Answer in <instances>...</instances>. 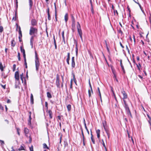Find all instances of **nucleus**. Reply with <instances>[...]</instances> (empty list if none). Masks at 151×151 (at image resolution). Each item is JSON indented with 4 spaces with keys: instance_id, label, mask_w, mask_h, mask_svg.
<instances>
[{
    "instance_id": "c03bdc74",
    "label": "nucleus",
    "mask_w": 151,
    "mask_h": 151,
    "mask_svg": "<svg viewBox=\"0 0 151 151\" xmlns=\"http://www.w3.org/2000/svg\"><path fill=\"white\" fill-rule=\"evenodd\" d=\"M102 142H103V146L105 148V149L106 151L107 150V149H106V147L105 146V144L104 143V140H103L102 139Z\"/></svg>"
},
{
    "instance_id": "bf43d9fd",
    "label": "nucleus",
    "mask_w": 151,
    "mask_h": 151,
    "mask_svg": "<svg viewBox=\"0 0 151 151\" xmlns=\"http://www.w3.org/2000/svg\"><path fill=\"white\" fill-rule=\"evenodd\" d=\"M16 25L17 26V28H18L19 30H21L20 27L19 26H18L17 24H16Z\"/></svg>"
},
{
    "instance_id": "6e6552de",
    "label": "nucleus",
    "mask_w": 151,
    "mask_h": 151,
    "mask_svg": "<svg viewBox=\"0 0 151 151\" xmlns=\"http://www.w3.org/2000/svg\"><path fill=\"white\" fill-rule=\"evenodd\" d=\"M102 124L103 126L105 131L109 130V129L107 126L106 122L105 121H103L102 122Z\"/></svg>"
},
{
    "instance_id": "a878e982",
    "label": "nucleus",
    "mask_w": 151,
    "mask_h": 151,
    "mask_svg": "<svg viewBox=\"0 0 151 151\" xmlns=\"http://www.w3.org/2000/svg\"><path fill=\"white\" fill-rule=\"evenodd\" d=\"M47 96L48 98H51L52 96L51 93L49 92H47Z\"/></svg>"
},
{
    "instance_id": "69168bd1",
    "label": "nucleus",
    "mask_w": 151,
    "mask_h": 151,
    "mask_svg": "<svg viewBox=\"0 0 151 151\" xmlns=\"http://www.w3.org/2000/svg\"><path fill=\"white\" fill-rule=\"evenodd\" d=\"M79 36H80V37L81 38V40L83 42V37H82V34H81V35H79Z\"/></svg>"
},
{
    "instance_id": "8fccbe9b",
    "label": "nucleus",
    "mask_w": 151,
    "mask_h": 151,
    "mask_svg": "<svg viewBox=\"0 0 151 151\" xmlns=\"http://www.w3.org/2000/svg\"><path fill=\"white\" fill-rule=\"evenodd\" d=\"M15 88H20V87H19V84L17 85V84H15Z\"/></svg>"
},
{
    "instance_id": "f257e3e1",
    "label": "nucleus",
    "mask_w": 151,
    "mask_h": 151,
    "mask_svg": "<svg viewBox=\"0 0 151 151\" xmlns=\"http://www.w3.org/2000/svg\"><path fill=\"white\" fill-rule=\"evenodd\" d=\"M35 62L36 67V70L37 71V72L39 70L40 66V63L39 61V58L38 57V55L36 51H35Z\"/></svg>"
},
{
    "instance_id": "864d4df0",
    "label": "nucleus",
    "mask_w": 151,
    "mask_h": 151,
    "mask_svg": "<svg viewBox=\"0 0 151 151\" xmlns=\"http://www.w3.org/2000/svg\"><path fill=\"white\" fill-rule=\"evenodd\" d=\"M47 14H50V8H49V7H48V6H47Z\"/></svg>"
},
{
    "instance_id": "a18cd8bd",
    "label": "nucleus",
    "mask_w": 151,
    "mask_h": 151,
    "mask_svg": "<svg viewBox=\"0 0 151 151\" xmlns=\"http://www.w3.org/2000/svg\"><path fill=\"white\" fill-rule=\"evenodd\" d=\"M111 91L113 93V95L114 96V98H115V100H116V96H115V95L114 93V92L113 90V89H112V88H111Z\"/></svg>"
},
{
    "instance_id": "412c9836",
    "label": "nucleus",
    "mask_w": 151,
    "mask_h": 151,
    "mask_svg": "<svg viewBox=\"0 0 151 151\" xmlns=\"http://www.w3.org/2000/svg\"><path fill=\"white\" fill-rule=\"evenodd\" d=\"M72 74L73 76V81L74 82L75 84L77 85V81L76 79V78H75V74L73 73H72Z\"/></svg>"
},
{
    "instance_id": "473e14b6",
    "label": "nucleus",
    "mask_w": 151,
    "mask_h": 151,
    "mask_svg": "<svg viewBox=\"0 0 151 151\" xmlns=\"http://www.w3.org/2000/svg\"><path fill=\"white\" fill-rule=\"evenodd\" d=\"M18 150L20 151L21 150H24V148L22 146H21V147L18 149Z\"/></svg>"
},
{
    "instance_id": "ea45409f",
    "label": "nucleus",
    "mask_w": 151,
    "mask_h": 151,
    "mask_svg": "<svg viewBox=\"0 0 151 151\" xmlns=\"http://www.w3.org/2000/svg\"><path fill=\"white\" fill-rule=\"evenodd\" d=\"M84 126H85V129H86V131H87V132H88V134H89V132L88 130V128H87V127L86 125V123H85V125H84Z\"/></svg>"
},
{
    "instance_id": "7c9ffc66",
    "label": "nucleus",
    "mask_w": 151,
    "mask_h": 151,
    "mask_svg": "<svg viewBox=\"0 0 151 151\" xmlns=\"http://www.w3.org/2000/svg\"><path fill=\"white\" fill-rule=\"evenodd\" d=\"M20 54L19 52H18L17 55V57L18 58V60L19 61H20L21 60V58H20Z\"/></svg>"
},
{
    "instance_id": "f3484780",
    "label": "nucleus",
    "mask_w": 151,
    "mask_h": 151,
    "mask_svg": "<svg viewBox=\"0 0 151 151\" xmlns=\"http://www.w3.org/2000/svg\"><path fill=\"white\" fill-rule=\"evenodd\" d=\"M64 19L65 22L67 23L68 19V14L67 13H66L64 16Z\"/></svg>"
},
{
    "instance_id": "20e7f679",
    "label": "nucleus",
    "mask_w": 151,
    "mask_h": 151,
    "mask_svg": "<svg viewBox=\"0 0 151 151\" xmlns=\"http://www.w3.org/2000/svg\"><path fill=\"white\" fill-rule=\"evenodd\" d=\"M60 80L59 75L58 74L56 75V85L58 88H60Z\"/></svg>"
},
{
    "instance_id": "052dcab7",
    "label": "nucleus",
    "mask_w": 151,
    "mask_h": 151,
    "mask_svg": "<svg viewBox=\"0 0 151 151\" xmlns=\"http://www.w3.org/2000/svg\"><path fill=\"white\" fill-rule=\"evenodd\" d=\"M45 107L47 108V109L48 108V103L46 101L45 102Z\"/></svg>"
},
{
    "instance_id": "09e8293b",
    "label": "nucleus",
    "mask_w": 151,
    "mask_h": 151,
    "mask_svg": "<svg viewBox=\"0 0 151 151\" xmlns=\"http://www.w3.org/2000/svg\"><path fill=\"white\" fill-rule=\"evenodd\" d=\"M54 6H55V15H56V12H57V9H56V3H54Z\"/></svg>"
},
{
    "instance_id": "4c0bfd02",
    "label": "nucleus",
    "mask_w": 151,
    "mask_h": 151,
    "mask_svg": "<svg viewBox=\"0 0 151 151\" xmlns=\"http://www.w3.org/2000/svg\"><path fill=\"white\" fill-rule=\"evenodd\" d=\"M114 15H116V14L117 15H118V13L116 10H114Z\"/></svg>"
},
{
    "instance_id": "f8f14e48",
    "label": "nucleus",
    "mask_w": 151,
    "mask_h": 151,
    "mask_svg": "<svg viewBox=\"0 0 151 151\" xmlns=\"http://www.w3.org/2000/svg\"><path fill=\"white\" fill-rule=\"evenodd\" d=\"M70 60V53L68 52L67 54V58L66 59V62L68 65L70 64L69 60Z\"/></svg>"
},
{
    "instance_id": "49530a36",
    "label": "nucleus",
    "mask_w": 151,
    "mask_h": 151,
    "mask_svg": "<svg viewBox=\"0 0 151 151\" xmlns=\"http://www.w3.org/2000/svg\"><path fill=\"white\" fill-rule=\"evenodd\" d=\"M111 91L113 93V95L114 96V98H115V100H116V96H115V95L114 93V92L113 90V89H112V88H111Z\"/></svg>"
},
{
    "instance_id": "f704fd0d",
    "label": "nucleus",
    "mask_w": 151,
    "mask_h": 151,
    "mask_svg": "<svg viewBox=\"0 0 151 151\" xmlns=\"http://www.w3.org/2000/svg\"><path fill=\"white\" fill-rule=\"evenodd\" d=\"M19 37H22V31L21 30H19Z\"/></svg>"
},
{
    "instance_id": "2f4dec72",
    "label": "nucleus",
    "mask_w": 151,
    "mask_h": 151,
    "mask_svg": "<svg viewBox=\"0 0 151 151\" xmlns=\"http://www.w3.org/2000/svg\"><path fill=\"white\" fill-rule=\"evenodd\" d=\"M67 108L68 111H70L71 109V106L70 104H68L67 106Z\"/></svg>"
},
{
    "instance_id": "3c124183",
    "label": "nucleus",
    "mask_w": 151,
    "mask_h": 151,
    "mask_svg": "<svg viewBox=\"0 0 151 151\" xmlns=\"http://www.w3.org/2000/svg\"><path fill=\"white\" fill-rule=\"evenodd\" d=\"M53 42H54V45L56 44V40H55V37L54 35H53Z\"/></svg>"
},
{
    "instance_id": "bb28decb",
    "label": "nucleus",
    "mask_w": 151,
    "mask_h": 151,
    "mask_svg": "<svg viewBox=\"0 0 151 151\" xmlns=\"http://www.w3.org/2000/svg\"><path fill=\"white\" fill-rule=\"evenodd\" d=\"M71 18L72 22H76L75 19L73 15H71Z\"/></svg>"
},
{
    "instance_id": "aec40b11",
    "label": "nucleus",
    "mask_w": 151,
    "mask_h": 151,
    "mask_svg": "<svg viewBox=\"0 0 151 151\" xmlns=\"http://www.w3.org/2000/svg\"><path fill=\"white\" fill-rule=\"evenodd\" d=\"M33 95L32 93L31 94V96H30V102L31 104H33Z\"/></svg>"
},
{
    "instance_id": "79ce46f5",
    "label": "nucleus",
    "mask_w": 151,
    "mask_h": 151,
    "mask_svg": "<svg viewBox=\"0 0 151 151\" xmlns=\"http://www.w3.org/2000/svg\"><path fill=\"white\" fill-rule=\"evenodd\" d=\"M72 82H73V79H72L71 80L70 82V88H72Z\"/></svg>"
},
{
    "instance_id": "c756f323",
    "label": "nucleus",
    "mask_w": 151,
    "mask_h": 151,
    "mask_svg": "<svg viewBox=\"0 0 151 151\" xmlns=\"http://www.w3.org/2000/svg\"><path fill=\"white\" fill-rule=\"evenodd\" d=\"M76 55L77 56L78 53V48L77 47V43L76 45Z\"/></svg>"
},
{
    "instance_id": "393cba45",
    "label": "nucleus",
    "mask_w": 151,
    "mask_h": 151,
    "mask_svg": "<svg viewBox=\"0 0 151 151\" xmlns=\"http://www.w3.org/2000/svg\"><path fill=\"white\" fill-rule=\"evenodd\" d=\"M20 51L22 52V53L23 54H25V51L24 49L23 48V47L22 46H21L20 47Z\"/></svg>"
},
{
    "instance_id": "4d7b16f0",
    "label": "nucleus",
    "mask_w": 151,
    "mask_h": 151,
    "mask_svg": "<svg viewBox=\"0 0 151 151\" xmlns=\"http://www.w3.org/2000/svg\"><path fill=\"white\" fill-rule=\"evenodd\" d=\"M29 149L30 151H33V147L32 145L29 147Z\"/></svg>"
},
{
    "instance_id": "e433bc0d",
    "label": "nucleus",
    "mask_w": 151,
    "mask_h": 151,
    "mask_svg": "<svg viewBox=\"0 0 151 151\" xmlns=\"http://www.w3.org/2000/svg\"><path fill=\"white\" fill-rule=\"evenodd\" d=\"M121 67L122 68V70L123 71V73L124 74H125V70L124 69V67L123 66V65L121 66Z\"/></svg>"
},
{
    "instance_id": "a19ab883",
    "label": "nucleus",
    "mask_w": 151,
    "mask_h": 151,
    "mask_svg": "<svg viewBox=\"0 0 151 151\" xmlns=\"http://www.w3.org/2000/svg\"><path fill=\"white\" fill-rule=\"evenodd\" d=\"M127 9H128V11H129V17H130L131 15L130 14V13L131 12V10H130V8L129 7V6H127Z\"/></svg>"
},
{
    "instance_id": "cd10ccee",
    "label": "nucleus",
    "mask_w": 151,
    "mask_h": 151,
    "mask_svg": "<svg viewBox=\"0 0 151 151\" xmlns=\"http://www.w3.org/2000/svg\"><path fill=\"white\" fill-rule=\"evenodd\" d=\"M0 69L1 71L4 70V67L1 62H0Z\"/></svg>"
},
{
    "instance_id": "6ab92c4d",
    "label": "nucleus",
    "mask_w": 151,
    "mask_h": 151,
    "mask_svg": "<svg viewBox=\"0 0 151 151\" xmlns=\"http://www.w3.org/2000/svg\"><path fill=\"white\" fill-rule=\"evenodd\" d=\"M15 44L16 43L15 42L14 40V39L12 40L11 42V46L13 47H14L15 46Z\"/></svg>"
},
{
    "instance_id": "e2e57ef3",
    "label": "nucleus",
    "mask_w": 151,
    "mask_h": 151,
    "mask_svg": "<svg viewBox=\"0 0 151 151\" xmlns=\"http://www.w3.org/2000/svg\"><path fill=\"white\" fill-rule=\"evenodd\" d=\"M23 57H24V60H26V58L25 53V54H23Z\"/></svg>"
},
{
    "instance_id": "5701e85b",
    "label": "nucleus",
    "mask_w": 151,
    "mask_h": 151,
    "mask_svg": "<svg viewBox=\"0 0 151 151\" xmlns=\"http://www.w3.org/2000/svg\"><path fill=\"white\" fill-rule=\"evenodd\" d=\"M136 65H137V67L138 69V70L139 71H140L141 69V65H140V64L139 63L138 64H136Z\"/></svg>"
},
{
    "instance_id": "423d86ee",
    "label": "nucleus",
    "mask_w": 151,
    "mask_h": 151,
    "mask_svg": "<svg viewBox=\"0 0 151 151\" xmlns=\"http://www.w3.org/2000/svg\"><path fill=\"white\" fill-rule=\"evenodd\" d=\"M77 28L78 30V32L79 35L82 34V31L81 29V27L80 24L78 22H77Z\"/></svg>"
},
{
    "instance_id": "603ef678",
    "label": "nucleus",
    "mask_w": 151,
    "mask_h": 151,
    "mask_svg": "<svg viewBox=\"0 0 151 151\" xmlns=\"http://www.w3.org/2000/svg\"><path fill=\"white\" fill-rule=\"evenodd\" d=\"M16 67V65L15 64H14L13 65V71H14Z\"/></svg>"
},
{
    "instance_id": "0eeeda50",
    "label": "nucleus",
    "mask_w": 151,
    "mask_h": 151,
    "mask_svg": "<svg viewBox=\"0 0 151 151\" xmlns=\"http://www.w3.org/2000/svg\"><path fill=\"white\" fill-rule=\"evenodd\" d=\"M71 66L72 68H74L75 67V57H73L71 58Z\"/></svg>"
},
{
    "instance_id": "c9c22d12",
    "label": "nucleus",
    "mask_w": 151,
    "mask_h": 151,
    "mask_svg": "<svg viewBox=\"0 0 151 151\" xmlns=\"http://www.w3.org/2000/svg\"><path fill=\"white\" fill-rule=\"evenodd\" d=\"M24 65L25 66V67L26 68H27V64L26 62V60H24Z\"/></svg>"
},
{
    "instance_id": "37998d69",
    "label": "nucleus",
    "mask_w": 151,
    "mask_h": 151,
    "mask_svg": "<svg viewBox=\"0 0 151 151\" xmlns=\"http://www.w3.org/2000/svg\"><path fill=\"white\" fill-rule=\"evenodd\" d=\"M97 89H98V92L99 93V95L100 96V97L101 98V92H100V91L99 88V87H98Z\"/></svg>"
},
{
    "instance_id": "58836bf2",
    "label": "nucleus",
    "mask_w": 151,
    "mask_h": 151,
    "mask_svg": "<svg viewBox=\"0 0 151 151\" xmlns=\"http://www.w3.org/2000/svg\"><path fill=\"white\" fill-rule=\"evenodd\" d=\"M72 27L75 28L76 22H72Z\"/></svg>"
},
{
    "instance_id": "774afa93",
    "label": "nucleus",
    "mask_w": 151,
    "mask_h": 151,
    "mask_svg": "<svg viewBox=\"0 0 151 151\" xmlns=\"http://www.w3.org/2000/svg\"><path fill=\"white\" fill-rule=\"evenodd\" d=\"M149 124H150V130H151V121L150 122H148Z\"/></svg>"
},
{
    "instance_id": "ddd939ff",
    "label": "nucleus",
    "mask_w": 151,
    "mask_h": 151,
    "mask_svg": "<svg viewBox=\"0 0 151 151\" xmlns=\"http://www.w3.org/2000/svg\"><path fill=\"white\" fill-rule=\"evenodd\" d=\"M29 9H31L32 7L33 6V2L32 1V0H29Z\"/></svg>"
},
{
    "instance_id": "7ed1b4c3",
    "label": "nucleus",
    "mask_w": 151,
    "mask_h": 151,
    "mask_svg": "<svg viewBox=\"0 0 151 151\" xmlns=\"http://www.w3.org/2000/svg\"><path fill=\"white\" fill-rule=\"evenodd\" d=\"M124 106L125 109V111L127 114L129 115L131 117H132V115L127 104L124 105Z\"/></svg>"
},
{
    "instance_id": "f03ea898",
    "label": "nucleus",
    "mask_w": 151,
    "mask_h": 151,
    "mask_svg": "<svg viewBox=\"0 0 151 151\" xmlns=\"http://www.w3.org/2000/svg\"><path fill=\"white\" fill-rule=\"evenodd\" d=\"M38 31L37 29L32 26H31L29 32V34L30 35L37 34Z\"/></svg>"
},
{
    "instance_id": "9b49d317",
    "label": "nucleus",
    "mask_w": 151,
    "mask_h": 151,
    "mask_svg": "<svg viewBox=\"0 0 151 151\" xmlns=\"http://www.w3.org/2000/svg\"><path fill=\"white\" fill-rule=\"evenodd\" d=\"M122 93L123 96V99H127V95L125 92L124 90H123L122 91Z\"/></svg>"
},
{
    "instance_id": "a211bd4d",
    "label": "nucleus",
    "mask_w": 151,
    "mask_h": 151,
    "mask_svg": "<svg viewBox=\"0 0 151 151\" xmlns=\"http://www.w3.org/2000/svg\"><path fill=\"white\" fill-rule=\"evenodd\" d=\"M24 133L25 134V135H26V134H27L29 133V130L27 128H25L24 129Z\"/></svg>"
},
{
    "instance_id": "de8ad7c7",
    "label": "nucleus",
    "mask_w": 151,
    "mask_h": 151,
    "mask_svg": "<svg viewBox=\"0 0 151 151\" xmlns=\"http://www.w3.org/2000/svg\"><path fill=\"white\" fill-rule=\"evenodd\" d=\"M47 19L49 20H50L51 19V17L50 14H47Z\"/></svg>"
},
{
    "instance_id": "13d9d810",
    "label": "nucleus",
    "mask_w": 151,
    "mask_h": 151,
    "mask_svg": "<svg viewBox=\"0 0 151 151\" xmlns=\"http://www.w3.org/2000/svg\"><path fill=\"white\" fill-rule=\"evenodd\" d=\"M31 120L28 119V124L29 125H31Z\"/></svg>"
},
{
    "instance_id": "dca6fc26",
    "label": "nucleus",
    "mask_w": 151,
    "mask_h": 151,
    "mask_svg": "<svg viewBox=\"0 0 151 151\" xmlns=\"http://www.w3.org/2000/svg\"><path fill=\"white\" fill-rule=\"evenodd\" d=\"M16 0V10L15 12V17H16L17 16V9L18 8V1L17 0Z\"/></svg>"
},
{
    "instance_id": "0e129e2a",
    "label": "nucleus",
    "mask_w": 151,
    "mask_h": 151,
    "mask_svg": "<svg viewBox=\"0 0 151 151\" xmlns=\"http://www.w3.org/2000/svg\"><path fill=\"white\" fill-rule=\"evenodd\" d=\"M88 95L89 97H90L91 96V92L90 90L88 91Z\"/></svg>"
},
{
    "instance_id": "b1692460",
    "label": "nucleus",
    "mask_w": 151,
    "mask_h": 151,
    "mask_svg": "<svg viewBox=\"0 0 151 151\" xmlns=\"http://www.w3.org/2000/svg\"><path fill=\"white\" fill-rule=\"evenodd\" d=\"M43 148L44 149H49V148L47 146L46 143H44L43 144Z\"/></svg>"
},
{
    "instance_id": "2eb2a0df",
    "label": "nucleus",
    "mask_w": 151,
    "mask_h": 151,
    "mask_svg": "<svg viewBox=\"0 0 151 151\" xmlns=\"http://www.w3.org/2000/svg\"><path fill=\"white\" fill-rule=\"evenodd\" d=\"M50 119H52V113L51 110H49L48 111Z\"/></svg>"
},
{
    "instance_id": "4be33fe9",
    "label": "nucleus",
    "mask_w": 151,
    "mask_h": 151,
    "mask_svg": "<svg viewBox=\"0 0 151 151\" xmlns=\"http://www.w3.org/2000/svg\"><path fill=\"white\" fill-rule=\"evenodd\" d=\"M91 140L93 143V144H95V140L93 138V136L92 134V133L91 132Z\"/></svg>"
},
{
    "instance_id": "680f3d73",
    "label": "nucleus",
    "mask_w": 151,
    "mask_h": 151,
    "mask_svg": "<svg viewBox=\"0 0 151 151\" xmlns=\"http://www.w3.org/2000/svg\"><path fill=\"white\" fill-rule=\"evenodd\" d=\"M1 85L4 89H5L6 88V85H3L2 84H1Z\"/></svg>"
},
{
    "instance_id": "72a5a7b5",
    "label": "nucleus",
    "mask_w": 151,
    "mask_h": 151,
    "mask_svg": "<svg viewBox=\"0 0 151 151\" xmlns=\"http://www.w3.org/2000/svg\"><path fill=\"white\" fill-rule=\"evenodd\" d=\"M4 30V28L2 26H0V32L2 33Z\"/></svg>"
},
{
    "instance_id": "5fc2aeb1",
    "label": "nucleus",
    "mask_w": 151,
    "mask_h": 151,
    "mask_svg": "<svg viewBox=\"0 0 151 151\" xmlns=\"http://www.w3.org/2000/svg\"><path fill=\"white\" fill-rule=\"evenodd\" d=\"M17 134H18V135L19 136L20 135V133L19 132V128H17Z\"/></svg>"
},
{
    "instance_id": "6e6d98bb",
    "label": "nucleus",
    "mask_w": 151,
    "mask_h": 151,
    "mask_svg": "<svg viewBox=\"0 0 151 151\" xmlns=\"http://www.w3.org/2000/svg\"><path fill=\"white\" fill-rule=\"evenodd\" d=\"M0 142H1V144L2 145H3L4 144V142L3 140H0Z\"/></svg>"
},
{
    "instance_id": "9d476101",
    "label": "nucleus",
    "mask_w": 151,
    "mask_h": 151,
    "mask_svg": "<svg viewBox=\"0 0 151 151\" xmlns=\"http://www.w3.org/2000/svg\"><path fill=\"white\" fill-rule=\"evenodd\" d=\"M34 36H32L31 37L30 39V45L31 46V48H33V42L34 41Z\"/></svg>"
},
{
    "instance_id": "338daca9",
    "label": "nucleus",
    "mask_w": 151,
    "mask_h": 151,
    "mask_svg": "<svg viewBox=\"0 0 151 151\" xmlns=\"http://www.w3.org/2000/svg\"><path fill=\"white\" fill-rule=\"evenodd\" d=\"M0 109L3 110H4V107H3L0 104Z\"/></svg>"
},
{
    "instance_id": "1a4fd4ad",
    "label": "nucleus",
    "mask_w": 151,
    "mask_h": 151,
    "mask_svg": "<svg viewBox=\"0 0 151 151\" xmlns=\"http://www.w3.org/2000/svg\"><path fill=\"white\" fill-rule=\"evenodd\" d=\"M15 79L17 81L19 80V74L18 71H16L15 73Z\"/></svg>"
},
{
    "instance_id": "39448f33",
    "label": "nucleus",
    "mask_w": 151,
    "mask_h": 151,
    "mask_svg": "<svg viewBox=\"0 0 151 151\" xmlns=\"http://www.w3.org/2000/svg\"><path fill=\"white\" fill-rule=\"evenodd\" d=\"M37 21L35 19H32L31 21V26L34 27L35 26H37Z\"/></svg>"
},
{
    "instance_id": "4468645a",
    "label": "nucleus",
    "mask_w": 151,
    "mask_h": 151,
    "mask_svg": "<svg viewBox=\"0 0 151 151\" xmlns=\"http://www.w3.org/2000/svg\"><path fill=\"white\" fill-rule=\"evenodd\" d=\"M96 132L97 134V138L99 139L100 137V130L98 129L96 131Z\"/></svg>"
},
{
    "instance_id": "c85d7f7f",
    "label": "nucleus",
    "mask_w": 151,
    "mask_h": 151,
    "mask_svg": "<svg viewBox=\"0 0 151 151\" xmlns=\"http://www.w3.org/2000/svg\"><path fill=\"white\" fill-rule=\"evenodd\" d=\"M106 131V132L107 134V135L108 136V138L109 139V137H110V134L109 133V129L107 130L106 131Z\"/></svg>"
}]
</instances>
